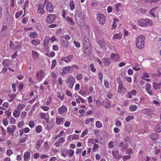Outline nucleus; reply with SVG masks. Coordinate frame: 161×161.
<instances>
[{"label":"nucleus","instance_id":"42","mask_svg":"<svg viewBox=\"0 0 161 161\" xmlns=\"http://www.w3.org/2000/svg\"><path fill=\"white\" fill-rule=\"evenodd\" d=\"M32 44L34 45H37L40 43V41L38 39H33L31 41Z\"/></svg>","mask_w":161,"mask_h":161},{"label":"nucleus","instance_id":"37","mask_svg":"<svg viewBox=\"0 0 161 161\" xmlns=\"http://www.w3.org/2000/svg\"><path fill=\"white\" fill-rule=\"evenodd\" d=\"M10 47L11 48L14 49V51H15L18 48V47H19V48H21V47L18 45L16 47L12 42H10Z\"/></svg>","mask_w":161,"mask_h":161},{"label":"nucleus","instance_id":"38","mask_svg":"<svg viewBox=\"0 0 161 161\" xmlns=\"http://www.w3.org/2000/svg\"><path fill=\"white\" fill-rule=\"evenodd\" d=\"M15 97V95H14L13 94L8 95V101L10 102H12L14 100V99Z\"/></svg>","mask_w":161,"mask_h":161},{"label":"nucleus","instance_id":"31","mask_svg":"<svg viewBox=\"0 0 161 161\" xmlns=\"http://www.w3.org/2000/svg\"><path fill=\"white\" fill-rule=\"evenodd\" d=\"M25 104L19 103L17 105V108L18 110L20 111L22 109L25 108Z\"/></svg>","mask_w":161,"mask_h":161},{"label":"nucleus","instance_id":"39","mask_svg":"<svg viewBox=\"0 0 161 161\" xmlns=\"http://www.w3.org/2000/svg\"><path fill=\"white\" fill-rule=\"evenodd\" d=\"M158 135L157 133H153L150 135V137L153 140L155 141L158 139Z\"/></svg>","mask_w":161,"mask_h":161},{"label":"nucleus","instance_id":"50","mask_svg":"<svg viewBox=\"0 0 161 161\" xmlns=\"http://www.w3.org/2000/svg\"><path fill=\"white\" fill-rule=\"evenodd\" d=\"M115 123L116 126L118 127L121 126L122 125V123L121 121L119 120L118 119H115Z\"/></svg>","mask_w":161,"mask_h":161},{"label":"nucleus","instance_id":"20","mask_svg":"<svg viewBox=\"0 0 161 161\" xmlns=\"http://www.w3.org/2000/svg\"><path fill=\"white\" fill-rule=\"evenodd\" d=\"M65 141V139L64 137L60 138L54 144V146L56 147H58L60 144L63 143Z\"/></svg>","mask_w":161,"mask_h":161},{"label":"nucleus","instance_id":"12","mask_svg":"<svg viewBox=\"0 0 161 161\" xmlns=\"http://www.w3.org/2000/svg\"><path fill=\"white\" fill-rule=\"evenodd\" d=\"M67 110V107L63 105L58 109V112L59 114H62L64 113L66 114Z\"/></svg>","mask_w":161,"mask_h":161},{"label":"nucleus","instance_id":"60","mask_svg":"<svg viewBox=\"0 0 161 161\" xmlns=\"http://www.w3.org/2000/svg\"><path fill=\"white\" fill-rule=\"evenodd\" d=\"M93 121V119L92 118H90L86 119L85 122V123L86 125L88 124L90 122H92Z\"/></svg>","mask_w":161,"mask_h":161},{"label":"nucleus","instance_id":"63","mask_svg":"<svg viewBox=\"0 0 161 161\" xmlns=\"http://www.w3.org/2000/svg\"><path fill=\"white\" fill-rule=\"evenodd\" d=\"M134 119V117L133 116H129L126 118V120L127 122L129 121L130 120Z\"/></svg>","mask_w":161,"mask_h":161},{"label":"nucleus","instance_id":"62","mask_svg":"<svg viewBox=\"0 0 161 161\" xmlns=\"http://www.w3.org/2000/svg\"><path fill=\"white\" fill-rule=\"evenodd\" d=\"M2 123L4 126H7L8 124L7 118H3V119Z\"/></svg>","mask_w":161,"mask_h":161},{"label":"nucleus","instance_id":"40","mask_svg":"<svg viewBox=\"0 0 161 161\" xmlns=\"http://www.w3.org/2000/svg\"><path fill=\"white\" fill-rule=\"evenodd\" d=\"M145 20L146 23V27H147L148 25L152 26L153 25V22L151 19L147 18H145Z\"/></svg>","mask_w":161,"mask_h":161},{"label":"nucleus","instance_id":"45","mask_svg":"<svg viewBox=\"0 0 161 161\" xmlns=\"http://www.w3.org/2000/svg\"><path fill=\"white\" fill-rule=\"evenodd\" d=\"M57 64V60L56 59H53L52 61V64L51 65V69H53Z\"/></svg>","mask_w":161,"mask_h":161},{"label":"nucleus","instance_id":"14","mask_svg":"<svg viewBox=\"0 0 161 161\" xmlns=\"http://www.w3.org/2000/svg\"><path fill=\"white\" fill-rule=\"evenodd\" d=\"M72 70V68L70 66L64 67L62 69V71L61 73V75H63L65 74L68 73L70 72Z\"/></svg>","mask_w":161,"mask_h":161},{"label":"nucleus","instance_id":"29","mask_svg":"<svg viewBox=\"0 0 161 161\" xmlns=\"http://www.w3.org/2000/svg\"><path fill=\"white\" fill-rule=\"evenodd\" d=\"M96 42L98 44L102 47H104L105 45V42L104 41L103 39H102L98 40H97Z\"/></svg>","mask_w":161,"mask_h":161},{"label":"nucleus","instance_id":"49","mask_svg":"<svg viewBox=\"0 0 161 161\" xmlns=\"http://www.w3.org/2000/svg\"><path fill=\"white\" fill-rule=\"evenodd\" d=\"M95 125L97 128H101L103 127L102 124L98 120L96 122Z\"/></svg>","mask_w":161,"mask_h":161},{"label":"nucleus","instance_id":"21","mask_svg":"<svg viewBox=\"0 0 161 161\" xmlns=\"http://www.w3.org/2000/svg\"><path fill=\"white\" fill-rule=\"evenodd\" d=\"M103 106L106 108H109L111 106V103L109 100L108 99H105L103 101Z\"/></svg>","mask_w":161,"mask_h":161},{"label":"nucleus","instance_id":"54","mask_svg":"<svg viewBox=\"0 0 161 161\" xmlns=\"http://www.w3.org/2000/svg\"><path fill=\"white\" fill-rule=\"evenodd\" d=\"M113 38L115 39H120L121 38V34L119 33L115 34Z\"/></svg>","mask_w":161,"mask_h":161},{"label":"nucleus","instance_id":"27","mask_svg":"<svg viewBox=\"0 0 161 161\" xmlns=\"http://www.w3.org/2000/svg\"><path fill=\"white\" fill-rule=\"evenodd\" d=\"M161 82H159L158 83L156 82H153V87L155 90H159L160 88Z\"/></svg>","mask_w":161,"mask_h":161},{"label":"nucleus","instance_id":"57","mask_svg":"<svg viewBox=\"0 0 161 161\" xmlns=\"http://www.w3.org/2000/svg\"><path fill=\"white\" fill-rule=\"evenodd\" d=\"M57 97L61 100H63L64 99V95L60 92H58Z\"/></svg>","mask_w":161,"mask_h":161},{"label":"nucleus","instance_id":"34","mask_svg":"<svg viewBox=\"0 0 161 161\" xmlns=\"http://www.w3.org/2000/svg\"><path fill=\"white\" fill-rule=\"evenodd\" d=\"M43 142L42 139H40L37 141L36 144L37 147H36V149H38L40 147L42 143Z\"/></svg>","mask_w":161,"mask_h":161},{"label":"nucleus","instance_id":"18","mask_svg":"<svg viewBox=\"0 0 161 161\" xmlns=\"http://www.w3.org/2000/svg\"><path fill=\"white\" fill-rule=\"evenodd\" d=\"M73 55H70L67 57H65L62 58V61H64L68 63L72 61L73 58Z\"/></svg>","mask_w":161,"mask_h":161},{"label":"nucleus","instance_id":"41","mask_svg":"<svg viewBox=\"0 0 161 161\" xmlns=\"http://www.w3.org/2000/svg\"><path fill=\"white\" fill-rule=\"evenodd\" d=\"M66 20L68 22L70 23L71 25H74L75 23L73 21V19L69 17H67L66 18Z\"/></svg>","mask_w":161,"mask_h":161},{"label":"nucleus","instance_id":"43","mask_svg":"<svg viewBox=\"0 0 161 161\" xmlns=\"http://www.w3.org/2000/svg\"><path fill=\"white\" fill-rule=\"evenodd\" d=\"M123 83L119 84V86H118V90L117 91V92L118 93H120L122 92V89H123Z\"/></svg>","mask_w":161,"mask_h":161},{"label":"nucleus","instance_id":"25","mask_svg":"<svg viewBox=\"0 0 161 161\" xmlns=\"http://www.w3.org/2000/svg\"><path fill=\"white\" fill-rule=\"evenodd\" d=\"M67 82L69 83V85H74V79L72 75H69L67 79Z\"/></svg>","mask_w":161,"mask_h":161},{"label":"nucleus","instance_id":"23","mask_svg":"<svg viewBox=\"0 0 161 161\" xmlns=\"http://www.w3.org/2000/svg\"><path fill=\"white\" fill-rule=\"evenodd\" d=\"M83 46H90L91 45L89 38L86 36H84L83 38Z\"/></svg>","mask_w":161,"mask_h":161},{"label":"nucleus","instance_id":"48","mask_svg":"<svg viewBox=\"0 0 161 161\" xmlns=\"http://www.w3.org/2000/svg\"><path fill=\"white\" fill-rule=\"evenodd\" d=\"M61 153L62 156L66 157L68 154V150L66 149H64L61 151Z\"/></svg>","mask_w":161,"mask_h":161},{"label":"nucleus","instance_id":"2","mask_svg":"<svg viewBox=\"0 0 161 161\" xmlns=\"http://www.w3.org/2000/svg\"><path fill=\"white\" fill-rule=\"evenodd\" d=\"M75 18L77 24L80 27L82 26L85 24V19L82 13L79 10L76 11Z\"/></svg>","mask_w":161,"mask_h":161},{"label":"nucleus","instance_id":"17","mask_svg":"<svg viewBox=\"0 0 161 161\" xmlns=\"http://www.w3.org/2000/svg\"><path fill=\"white\" fill-rule=\"evenodd\" d=\"M56 122L58 125L63 124L64 122L65 121V119L64 118L59 116L56 117Z\"/></svg>","mask_w":161,"mask_h":161},{"label":"nucleus","instance_id":"44","mask_svg":"<svg viewBox=\"0 0 161 161\" xmlns=\"http://www.w3.org/2000/svg\"><path fill=\"white\" fill-rule=\"evenodd\" d=\"M20 111L17 110H15L13 113L14 116L15 118L18 117L20 115Z\"/></svg>","mask_w":161,"mask_h":161},{"label":"nucleus","instance_id":"52","mask_svg":"<svg viewBox=\"0 0 161 161\" xmlns=\"http://www.w3.org/2000/svg\"><path fill=\"white\" fill-rule=\"evenodd\" d=\"M38 34L35 32H31L29 35V36L32 38L36 37L38 36Z\"/></svg>","mask_w":161,"mask_h":161},{"label":"nucleus","instance_id":"35","mask_svg":"<svg viewBox=\"0 0 161 161\" xmlns=\"http://www.w3.org/2000/svg\"><path fill=\"white\" fill-rule=\"evenodd\" d=\"M10 61L8 59H5L3 62L2 64L4 67H8L10 64Z\"/></svg>","mask_w":161,"mask_h":161},{"label":"nucleus","instance_id":"16","mask_svg":"<svg viewBox=\"0 0 161 161\" xmlns=\"http://www.w3.org/2000/svg\"><path fill=\"white\" fill-rule=\"evenodd\" d=\"M137 24L142 27H146V22L145 19H139L137 20Z\"/></svg>","mask_w":161,"mask_h":161},{"label":"nucleus","instance_id":"8","mask_svg":"<svg viewBox=\"0 0 161 161\" xmlns=\"http://www.w3.org/2000/svg\"><path fill=\"white\" fill-rule=\"evenodd\" d=\"M40 117L42 119H45L47 122H48L49 120V117L48 113H41Z\"/></svg>","mask_w":161,"mask_h":161},{"label":"nucleus","instance_id":"26","mask_svg":"<svg viewBox=\"0 0 161 161\" xmlns=\"http://www.w3.org/2000/svg\"><path fill=\"white\" fill-rule=\"evenodd\" d=\"M111 60L110 58H105L103 59V62L104 65L106 66H108L111 63Z\"/></svg>","mask_w":161,"mask_h":161},{"label":"nucleus","instance_id":"53","mask_svg":"<svg viewBox=\"0 0 161 161\" xmlns=\"http://www.w3.org/2000/svg\"><path fill=\"white\" fill-rule=\"evenodd\" d=\"M158 7H157L155 8H154L153 9H151V10L150 11L149 13L152 16L154 17H155L156 16L154 13L155 11V9L156 8H157Z\"/></svg>","mask_w":161,"mask_h":161},{"label":"nucleus","instance_id":"33","mask_svg":"<svg viewBox=\"0 0 161 161\" xmlns=\"http://www.w3.org/2000/svg\"><path fill=\"white\" fill-rule=\"evenodd\" d=\"M155 131L159 132L161 131V123H159L155 126Z\"/></svg>","mask_w":161,"mask_h":161},{"label":"nucleus","instance_id":"4","mask_svg":"<svg viewBox=\"0 0 161 161\" xmlns=\"http://www.w3.org/2000/svg\"><path fill=\"white\" fill-rule=\"evenodd\" d=\"M45 72L43 70H38L36 74V77L37 80L39 81H41L44 78Z\"/></svg>","mask_w":161,"mask_h":161},{"label":"nucleus","instance_id":"22","mask_svg":"<svg viewBox=\"0 0 161 161\" xmlns=\"http://www.w3.org/2000/svg\"><path fill=\"white\" fill-rule=\"evenodd\" d=\"M112 155L115 159H119L120 158V155L118 151L114 150L112 151Z\"/></svg>","mask_w":161,"mask_h":161},{"label":"nucleus","instance_id":"3","mask_svg":"<svg viewBox=\"0 0 161 161\" xmlns=\"http://www.w3.org/2000/svg\"><path fill=\"white\" fill-rule=\"evenodd\" d=\"M97 19L98 20L100 24L103 25L105 22V17L104 14L97 13Z\"/></svg>","mask_w":161,"mask_h":161},{"label":"nucleus","instance_id":"6","mask_svg":"<svg viewBox=\"0 0 161 161\" xmlns=\"http://www.w3.org/2000/svg\"><path fill=\"white\" fill-rule=\"evenodd\" d=\"M141 112L142 113L148 115H153V111L148 108H145L141 110Z\"/></svg>","mask_w":161,"mask_h":161},{"label":"nucleus","instance_id":"36","mask_svg":"<svg viewBox=\"0 0 161 161\" xmlns=\"http://www.w3.org/2000/svg\"><path fill=\"white\" fill-rule=\"evenodd\" d=\"M43 128L42 126L38 125L35 130L36 132L38 133H39L42 131Z\"/></svg>","mask_w":161,"mask_h":161},{"label":"nucleus","instance_id":"13","mask_svg":"<svg viewBox=\"0 0 161 161\" xmlns=\"http://www.w3.org/2000/svg\"><path fill=\"white\" fill-rule=\"evenodd\" d=\"M45 7L44 4H40L38 6V9L37 11V13L40 14H43L45 13V11L44 10Z\"/></svg>","mask_w":161,"mask_h":161},{"label":"nucleus","instance_id":"59","mask_svg":"<svg viewBox=\"0 0 161 161\" xmlns=\"http://www.w3.org/2000/svg\"><path fill=\"white\" fill-rule=\"evenodd\" d=\"M88 133V129H86L85 130L83 131L82 133L80 135V137L82 138L83 137L86 135H87Z\"/></svg>","mask_w":161,"mask_h":161},{"label":"nucleus","instance_id":"10","mask_svg":"<svg viewBox=\"0 0 161 161\" xmlns=\"http://www.w3.org/2000/svg\"><path fill=\"white\" fill-rule=\"evenodd\" d=\"M16 126L15 125H11L10 126H8L7 128V130L9 132V134L11 133L13 136H14V133L16 129Z\"/></svg>","mask_w":161,"mask_h":161},{"label":"nucleus","instance_id":"55","mask_svg":"<svg viewBox=\"0 0 161 161\" xmlns=\"http://www.w3.org/2000/svg\"><path fill=\"white\" fill-rule=\"evenodd\" d=\"M137 108V106L135 105H131L129 107V110L131 111H135Z\"/></svg>","mask_w":161,"mask_h":161},{"label":"nucleus","instance_id":"9","mask_svg":"<svg viewBox=\"0 0 161 161\" xmlns=\"http://www.w3.org/2000/svg\"><path fill=\"white\" fill-rule=\"evenodd\" d=\"M151 85L150 83H147L145 84V90L146 92L150 95H153V92L151 89Z\"/></svg>","mask_w":161,"mask_h":161},{"label":"nucleus","instance_id":"24","mask_svg":"<svg viewBox=\"0 0 161 161\" xmlns=\"http://www.w3.org/2000/svg\"><path fill=\"white\" fill-rule=\"evenodd\" d=\"M27 135L24 134L23 136L20 137L19 140V143H22L25 142L27 139Z\"/></svg>","mask_w":161,"mask_h":161},{"label":"nucleus","instance_id":"11","mask_svg":"<svg viewBox=\"0 0 161 161\" xmlns=\"http://www.w3.org/2000/svg\"><path fill=\"white\" fill-rule=\"evenodd\" d=\"M83 52L87 55H89L91 53L92 48L91 45L90 46H83Z\"/></svg>","mask_w":161,"mask_h":161},{"label":"nucleus","instance_id":"19","mask_svg":"<svg viewBox=\"0 0 161 161\" xmlns=\"http://www.w3.org/2000/svg\"><path fill=\"white\" fill-rule=\"evenodd\" d=\"M119 20L116 18H114V22L112 25V29H115L117 26H120Z\"/></svg>","mask_w":161,"mask_h":161},{"label":"nucleus","instance_id":"51","mask_svg":"<svg viewBox=\"0 0 161 161\" xmlns=\"http://www.w3.org/2000/svg\"><path fill=\"white\" fill-rule=\"evenodd\" d=\"M133 153V150L131 148H128L126 150L125 153L126 154H129L130 155Z\"/></svg>","mask_w":161,"mask_h":161},{"label":"nucleus","instance_id":"30","mask_svg":"<svg viewBox=\"0 0 161 161\" xmlns=\"http://www.w3.org/2000/svg\"><path fill=\"white\" fill-rule=\"evenodd\" d=\"M48 123L47 124L46 129L48 130H50L52 128L53 125V122L52 121H50L48 122H47Z\"/></svg>","mask_w":161,"mask_h":161},{"label":"nucleus","instance_id":"58","mask_svg":"<svg viewBox=\"0 0 161 161\" xmlns=\"http://www.w3.org/2000/svg\"><path fill=\"white\" fill-rule=\"evenodd\" d=\"M28 125L30 127L33 128L35 125V123L33 121L31 120L29 121Z\"/></svg>","mask_w":161,"mask_h":161},{"label":"nucleus","instance_id":"64","mask_svg":"<svg viewBox=\"0 0 161 161\" xmlns=\"http://www.w3.org/2000/svg\"><path fill=\"white\" fill-rule=\"evenodd\" d=\"M27 113L25 111H23L21 113V118L22 119H23L26 116Z\"/></svg>","mask_w":161,"mask_h":161},{"label":"nucleus","instance_id":"28","mask_svg":"<svg viewBox=\"0 0 161 161\" xmlns=\"http://www.w3.org/2000/svg\"><path fill=\"white\" fill-rule=\"evenodd\" d=\"M32 55L34 59L37 60L39 58V53L35 51H32Z\"/></svg>","mask_w":161,"mask_h":161},{"label":"nucleus","instance_id":"32","mask_svg":"<svg viewBox=\"0 0 161 161\" xmlns=\"http://www.w3.org/2000/svg\"><path fill=\"white\" fill-rule=\"evenodd\" d=\"M69 5L70 6V9L71 11H73L75 8V5L73 0H71L69 2Z\"/></svg>","mask_w":161,"mask_h":161},{"label":"nucleus","instance_id":"56","mask_svg":"<svg viewBox=\"0 0 161 161\" xmlns=\"http://www.w3.org/2000/svg\"><path fill=\"white\" fill-rule=\"evenodd\" d=\"M23 11L22 10L17 12L15 14V17L16 19L19 18L22 14Z\"/></svg>","mask_w":161,"mask_h":161},{"label":"nucleus","instance_id":"1","mask_svg":"<svg viewBox=\"0 0 161 161\" xmlns=\"http://www.w3.org/2000/svg\"><path fill=\"white\" fill-rule=\"evenodd\" d=\"M145 37L143 35H141L136 37V46L139 49H143L145 46Z\"/></svg>","mask_w":161,"mask_h":161},{"label":"nucleus","instance_id":"47","mask_svg":"<svg viewBox=\"0 0 161 161\" xmlns=\"http://www.w3.org/2000/svg\"><path fill=\"white\" fill-rule=\"evenodd\" d=\"M63 46L67 47L69 45V42L68 41L65 40H61Z\"/></svg>","mask_w":161,"mask_h":161},{"label":"nucleus","instance_id":"5","mask_svg":"<svg viewBox=\"0 0 161 161\" xmlns=\"http://www.w3.org/2000/svg\"><path fill=\"white\" fill-rule=\"evenodd\" d=\"M56 18V15L54 14H50L46 17V21L49 24L53 23Z\"/></svg>","mask_w":161,"mask_h":161},{"label":"nucleus","instance_id":"7","mask_svg":"<svg viewBox=\"0 0 161 161\" xmlns=\"http://www.w3.org/2000/svg\"><path fill=\"white\" fill-rule=\"evenodd\" d=\"M46 8L47 11L50 13H53L54 11L53 5L50 2L47 3Z\"/></svg>","mask_w":161,"mask_h":161},{"label":"nucleus","instance_id":"46","mask_svg":"<svg viewBox=\"0 0 161 161\" xmlns=\"http://www.w3.org/2000/svg\"><path fill=\"white\" fill-rule=\"evenodd\" d=\"M61 39L65 40L68 41L70 39V37L69 35L66 34L61 37Z\"/></svg>","mask_w":161,"mask_h":161},{"label":"nucleus","instance_id":"15","mask_svg":"<svg viewBox=\"0 0 161 161\" xmlns=\"http://www.w3.org/2000/svg\"><path fill=\"white\" fill-rule=\"evenodd\" d=\"M119 147L121 148V151L123 152L128 147V143H125V145H124V143L123 142L119 143Z\"/></svg>","mask_w":161,"mask_h":161},{"label":"nucleus","instance_id":"61","mask_svg":"<svg viewBox=\"0 0 161 161\" xmlns=\"http://www.w3.org/2000/svg\"><path fill=\"white\" fill-rule=\"evenodd\" d=\"M46 55L49 57H52L55 56V53L54 52H52L50 53H46Z\"/></svg>","mask_w":161,"mask_h":161}]
</instances>
